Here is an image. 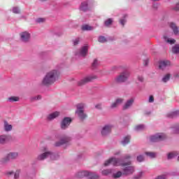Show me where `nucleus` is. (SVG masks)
Wrapping results in <instances>:
<instances>
[{
  "instance_id": "obj_1",
  "label": "nucleus",
  "mask_w": 179,
  "mask_h": 179,
  "mask_svg": "<svg viewBox=\"0 0 179 179\" xmlns=\"http://www.w3.org/2000/svg\"><path fill=\"white\" fill-rule=\"evenodd\" d=\"M110 164H112L113 166H122V167H124L122 169L123 176H131V174L135 173V167L131 166V161L121 163V161L117 158H110L104 163V166H110Z\"/></svg>"
},
{
  "instance_id": "obj_2",
  "label": "nucleus",
  "mask_w": 179,
  "mask_h": 179,
  "mask_svg": "<svg viewBox=\"0 0 179 179\" xmlns=\"http://www.w3.org/2000/svg\"><path fill=\"white\" fill-rule=\"evenodd\" d=\"M59 78V73L57 70H51L48 71L42 80V85L44 86H50L57 82Z\"/></svg>"
},
{
  "instance_id": "obj_3",
  "label": "nucleus",
  "mask_w": 179,
  "mask_h": 179,
  "mask_svg": "<svg viewBox=\"0 0 179 179\" xmlns=\"http://www.w3.org/2000/svg\"><path fill=\"white\" fill-rule=\"evenodd\" d=\"M83 108H85V105L79 104L78 105L77 110L76 111L80 120H85V118L87 117V115L84 113Z\"/></svg>"
},
{
  "instance_id": "obj_4",
  "label": "nucleus",
  "mask_w": 179,
  "mask_h": 179,
  "mask_svg": "<svg viewBox=\"0 0 179 179\" xmlns=\"http://www.w3.org/2000/svg\"><path fill=\"white\" fill-rule=\"evenodd\" d=\"M128 78H129V72H123L119 76L117 77V78L115 79V82L117 83H122L124 82H126Z\"/></svg>"
},
{
  "instance_id": "obj_5",
  "label": "nucleus",
  "mask_w": 179,
  "mask_h": 179,
  "mask_svg": "<svg viewBox=\"0 0 179 179\" xmlns=\"http://www.w3.org/2000/svg\"><path fill=\"white\" fill-rule=\"evenodd\" d=\"M18 156L19 154L17 152H10L6 157L2 159V163H8L10 160H15V159H17Z\"/></svg>"
},
{
  "instance_id": "obj_6",
  "label": "nucleus",
  "mask_w": 179,
  "mask_h": 179,
  "mask_svg": "<svg viewBox=\"0 0 179 179\" xmlns=\"http://www.w3.org/2000/svg\"><path fill=\"white\" fill-rule=\"evenodd\" d=\"M43 153L38 155L37 157V160L41 161V160H45V159H47V157H49V156H50L51 157H52V156H54V155L52 154V152L47 150V148H45L43 150Z\"/></svg>"
},
{
  "instance_id": "obj_7",
  "label": "nucleus",
  "mask_w": 179,
  "mask_h": 179,
  "mask_svg": "<svg viewBox=\"0 0 179 179\" xmlns=\"http://www.w3.org/2000/svg\"><path fill=\"white\" fill-rule=\"evenodd\" d=\"M164 139H166V134L163 133H159L150 137L151 142H160V141H164Z\"/></svg>"
},
{
  "instance_id": "obj_8",
  "label": "nucleus",
  "mask_w": 179,
  "mask_h": 179,
  "mask_svg": "<svg viewBox=\"0 0 179 179\" xmlns=\"http://www.w3.org/2000/svg\"><path fill=\"white\" fill-rule=\"evenodd\" d=\"M96 76H87L84 78L83 79L80 80V81L78 82V85L79 86H83L86 85L87 83H89L92 82V80H94V79H96Z\"/></svg>"
},
{
  "instance_id": "obj_9",
  "label": "nucleus",
  "mask_w": 179,
  "mask_h": 179,
  "mask_svg": "<svg viewBox=\"0 0 179 179\" xmlns=\"http://www.w3.org/2000/svg\"><path fill=\"white\" fill-rule=\"evenodd\" d=\"M72 122V119L71 117H64L61 122V128L62 129H66L71 123Z\"/></svg>"
},
{
  "instance_id": "obj_10",
  "label": "nucleus",
  "mask_w": 179,
  "mask_h": 179,
  "mask_svg": "<svg viewBox=\"0 0 179 179\" xmlns=\"http://www.w3.org/2000/svg\"><path fill=\"white\" fill-rule=\"evenodd\" d=\"M69 142H71V137H64L59 141L56 142L55 146H62V145L69 143Z\"/></svg>"
},
{
  "instance_id": "obj_11",
  "label": "nucleus",
  "mask_w": 179,
  "mask_h": 179,
  "mask_svg": "<svg viewBox=\"0 0 179 179\" xmlns=\"http://www.w3.org/2000/svg\"><path fill=\"white\" fill-rule=\"evenodd\" d=\"M111 129H113V126L106 125L102 129L101 134L103 135V136H106V135H108V134L111 133Z\"/></svg>"
},
{
  "instance_id": "obj_12",
  "label": "nucleus",
  "mask_w": 179,
  "mask_h": 179,
  "mask_svg": "<svg viewBox=\"0 0 179 179\" xmlns=\"http://www.w3.org/2000/svg\"><path fill=\"white\" fill-rule=\"evenodd\" d=\"M169 66H171V62L169 60H163L159 62V69H165Z\"/></svg>"
},
{
  "instance_id": "obj_13",
  "label": "nucleus",
  "mask_w": 179,
  "mask_h": 179,
  "mask_svg": "<svg viewBox=\"0 0 179 179\" xmlns=\"http://www.w3.org/2000/svg\"><path fill=\"white\" fill-rule=\"evenodd\" d=\"M89 48L87 45L83 46L78 53H76V55H80V57H86Z\"/></svg>"
},
{
  "instance_id": "obj_14",
  "label": "nucleus",
  "mask_w": 179,
  "mask_h": 179,
  "mask_svg": "<svg viewBox=\"0 0 179 179\" xmlns=\"http://www.w3.org/2000/svg\"><path fill=\"white\" fill-rule=\"evenodd\" d=\"M12 138L10 136L1 135L0 136V144L3 145L7 142H9Z\"/></svg>"
},
{
  "instance_id": "obj_15",
  "label": "nucleus",
  "mask_w": 179,
  "mask_h": 179,
  "mask_svg": "<svg viewBox=\"0 0 179 179\" xmlns=\"http://www.w3.org/2000/svg\"><path fill=\"white\" fill-rule=\"evenodd\" d=\"M21 40L26 43V41H29V38H30V34L29 32H22L20 34Z\"/></svg>"
},
{
  "instance_id": "obj_16",
  "label": "nucleus",
  "mask_w": 179,
  "mask_h": 179,
  "mask_svg": "<svg viewBox=\"0 0 179 179\" xmlns=\"http://www.w3.org/2000/svg\"><path fill=\"white\" fill-rule=\"evenodd\" d=\"M89 176V171H83L76 173L77 178H83V177H87Z\"/></svg>"
},
{
  "instance_id": "obj_17",
  "label": "nucleus",
  "mask_w": 179,
  "mask_h": 179,
  "mask_svg": "<svg viewBox=\"0 0 179 179\" xmlns=\"http://www.w3.org/2000/svg\"><path fill=\"white\" fill-rule=\"evenodd\" d=\"M132 104H134V99H131L128 100L123 106V110H128V108H129V107H131Z\"/></svg>"
},
{
  "instance_id": "obj_18",
  "label": "nucleus",
  "mask_w": 179,
  "mask_h": 179,
  "mask_svg": "<svg viewBox=\"0 0 179 179\" xmlns=\"http://www.w3.org/2000/svg\"><path fill=\"white\" fill-rule=\"evenodd\" d=\"M170 27L171 29H172L174 34H178L179 31H178V27H177V25L176 24H174V22H171L170 24Z\"/></svg>"
},
{
  "instance_id": "obj_19",
  "label": "nucleus",
  "mask_w": 179,
  "mask_h": 179,
  "mask_svg": "<svg viewBox=\"0 0 179 179\" xmlns=\"http://www.w3.org/2000/svg\"><path fill=\"white\" fill-rule=\"evenodd\" d=\"M4 130L6 131V132H9V131H12V124H9L8 122H4Z\"/></svg>"
},
{
  "instance_id": "obj_20",
  "label": "nucleus",
  "mask_w": 179,
  "mask_h": 179,
  "mask_svg": "<svg viewBox=\"0 0 179 179\" xmlns=\"http://www.w3.org/2000/svg\"><path fill=\"white\" fill-rule=\"evenodd\" d=\"M90 179H99L100 178V176L96 173H93L91 172H88V176Z\"/></svg>"
},
{
  "instance_id": "obj_21",
  "label": "nucleus",
  "mask_w": 179,
  "mask_h": 179,
  "mask_svg": "<svg viewBox=\"0 0 179 179\" xmlns=\"http://www.w3.org/2000/svg\"><path fill=\"white\" fill-rule=\"evenodd\" d=\"M58 115H59V112H55V113L49 115L48 118L49 120H54L55 118H57V117H58Z\"/></svg>"
},
{
  "instance_id": "obj_22",
  "label": "nucleus",
  "mask_w": 179,
  "mask_h": 179,
  "mask_svg": "<svg viewBox=\"0 0 179 179\" xmlns=\"http://www.w3.org/2000/svg\"><path fill=\"white\" fill-rule=\"evenodd\" d=\"M131 139V137L129 136H127L124 138V140L122 141V144L123 146H125V145H128L129 143V141Z\"/></svg>"
},
{
  "instance_id": "obj_23",
  "label": "nucleus",
  "mask_w": 179,
  "mask_h": 179,
  "mask_svg": "<svg viewBox=\"0 0 179 179\" xmlns=\"http://www.w3.org/2000/svg\"><path fill=\"white\" fill-rule=\"evenodd\" d=\"M172 52L173 54H178L179 52V45H176L172 48Z\"/></svg>"
},
{
  "instance_id": "obj_24",
  "label": "nucleus",
  "mask_w": 179,
  "mask_h": 179,
  "mask_svg": "<svg viewBox=\"0 0 179 179\" xmlns=\"http://www.w3.org/2000/svg\"><path fill=\"white\" fill-rule=\"evenodd\" d=\"M80 10H83V12H86L87 10V3H83L80 6Z\"/></svg>"
},
{
  "instance_id": "obj_25",
  "label": "nucleus",
  "mask_w": 179,
  "mask_h": 179,
  "mask_svg": "<svg viewBox=\"0 0 179 179\" xmlns=\"http://www.w3.org/2000/svg\"><path fill=\"white\" fill-rule=\"evenodd\" d=\"M164 38L165 40V41H166V43H169V44H175L176 43V41L174 39H169L167 38V36H164Z\"/></svg>"
},
{
  "instance_id": "obj_26",
  "label": "nucleus",
  "mask_w": 179,
  "mask_h": 179,
  "mask_svg": "<svg viewBox=\"0 0 179 179\" xmlns=\"http://www.w3.org/2000/svg\"><path fill=\"white\" fill-rule=\"evenodd\" d=\"M170 78H171V75L170 74H166L164 76V78H162V82H164V83H166V82H169V80H170Z\"/></svg>"
},
{
  "instance_id": "obj_27",
  "label": "nucleus",
  "mask_w": 179,
  "mask_h": 179,
  "mask_svg": "<svg viewBox=\"0 0 179 179\" xmlns=\"http://www.w3.org/2000/svg\"><path fill=\"white\" fill-rule=\"evenodd\" d=\"M82 30L83 31H90V30H93V28L92 27H90V25H87V24H85V25H83L82 27Z\"/></svg>"
},
{
  "instance_id": "obj_28",
  "label": "nucleus",
  "mask_w": 179,
  "mask_h": 179,
  "mask_svg": "<svg viewBox=\"0 0 179 179\" xmlns=\"http://www.w3.org/2000/svg\"><path fill=\"white\" fill-rule=\"evenodd\" d=\"M145 129V126L143 124H139L135 127L136 131H143Z\"/></svg>"
},
{
  "instance_id": "obj_29",
  "label": "nucleus",
  "mask_w": 179,
  "mask_h": 179,
  "mask_svg": "<svg viewBox=\"0 0 179 179\" xmlns=\"http://www.w3.org/2000/svg\"><path fill=\"white\" fill-rule=\"evenodd\" d=\"M111 173H113L111 169H106L102 171L103 176H108V174H111Z\"/></svg>"
},
{
  "instance_id": "obj_30",
  "label": "nucleus",
  "mask_w": 179,
  "mask_h": 179,
  "mask_svg": "<svg viewBox=\"0 0 179 179\" xmlns=\"http://www.w3.org/2000/svg\"><path fill=\"white\" fill-rule=\"evenodd\" d=\"M121 176H124V174H122V172L119 171L116 173L113 174V178H120Z\"/></svg>"
},
{
  "instance_id": "obj_31",
  "label": "nucleus",
  "mask_w": 179,
  "mask_h": 179,
  "mask_svg": "<svg viewBox=\"0 0 179 179\" xmlns=\"http://www.w3.org/2000/svg\"><path fill=\"white\" fill-rule=\"evenodd\" d=\"M8 101H19V97L17 96H10L8 99Z\"/></svg>"
},
{
  "instance_id": "obj_32",
  "label": "nucleus",
  "mask_w": 179,
  "mask_h": 179,
  "mask_svg": "<svg viewBox=\"0 0 179 179\" xmlns=\"http://www.w3.org/2000/svg\"><path fill=\"white\" fill-rule=\"evenodd\" d=\"M178 154H177V152H171L168 154V159H173V157H175V156H177Z\"/></svg>"
},
{
  "instance_id": "obj_33",
  "label": "nucleus",
  "mask_w": 179,
  "mask_h": 179,
  "mask_svg": "<svg viewBox=\"0 0 179 179\" xmlns=\"http://www.w3.org/2000/svg\"><path fill=\"white\" fill-rule=\"evenodd\" d=\"M145 155L147 156H149V157H151V159H154V157H156V153L155 152H145Z\"/></svg>"
},
{
  "instance_id": "obj_34",
  "label": "nucleus",
  "mask_w": 179,
  "mask_h": 179,
  "mask_svg": "<svg viewBox=\"0 0 179 179\" xmlns=\"http://www.w3.org/2000/svg\"><path fill=\"white\" fill-rule=\"evenodd\" d=\"M37 100H41V96L38 95L31 98V101H37Z\"/></svg>"
},
{
  "instance_id": "obj_35",
  "label": "nucleus",
  "mask_w": 179,
  "mask_h": 179,
  "mask_svg": "<svg viewBox=\"0 0 179 179\" xmlns=\"http://www.w3.org/2000/svg\"><path fill=\"white\" fill-rule=\"evenodd\" d=\"M111 23H113V19L109 18L106 21H105V26L108 27L110 26V24H111Z\"/></svg>"
},
{
  "instance_id": "obj_36",
  "label": "nucleus",
  "mask_w": 179,
  "mask_h": 179,
  "mask_svg": "<svg viewBox=\"0 0 179 179\" xmlns=\"http://www.w3.org/2000/svg\"><path fill=\"white\" fill-rule=\"evenodd\" d=\"M99 43H106L107 39L104 36H99Z\"/></svg>"
},
{
  "instance_id": "obj_37",
  "label": "nucleus",
  "mask_w": 179,
  "mask_h": 179,
  "mask_svg": "<svg viewBox=\"0 0 179 179\" xmlns=\"http://www.w3.org/2000/svg\"><path fill=\"white\" fill-rule=\"evenodd\" d=\"M13 13H20V10L17 7H13Z\"/></svg>"
},
{
  "instance_id": "obj_38",
  "label": "nucleus",
  "mask_w": 179,
  "mask_h": 179,
  "mask_svg": "<svg viewBox=\"0 0 179 179\" xmlns=\"http://www.w3.org/2000/svg\"><path fill=\"white\" fill-rule=\"evenodd\" d=\"M143 176V172H140L138 175L134 176L133 178V179H141L142 178V176Z\"/></svg>"
},
{
  "instance_id": "obj_39",
  "label": "nucleus",
  "mask_w": 179,
  "mask_h": 179,
  "mask_svg": "<svg viewBox=\"0 0 179 179\" xmlns=\"http://www.w3.org/2000/svg\"><path fill=\"white\" fill-rule=\"evenodd\" d=\"M179 114V111H175L171 114L168 115V117H174L175 115H178Z\"/></svg>"
},
{
  "instance_id": "obj_40",
  "label": "nucleus",
  "mask_w": 179,
  "mask_h": 179,
  "mask_svg": "<svg viewBox=\"0 0 179 179\" xmlns=\"http://www.w3.org/2000/svg\"><path fill=\"white\" fill-rule=\"evenodd\" d=\"M145 160V158L143 157V155H139L137 157V162H143Z\"/></svg>"
},
{
  "instance_id": "obj_41",
  "label": "nucleus",
  "mask_w": 179,
  "mask_h": 179,
  "mask_svg": "<svg viewBox=\"0 0 179 179\" xmlns=\"http://www.w3.org/2000/svg\"><path fill=\"white\" fill-rule=\"evenodd\" d=\"M36 22H37V23H43L44 22H45V19H44V18H38L36 20Z\"/></svg>"
},
{
  "instance_id": "obj_42",
  "label": "nucleus",
  "mask_w": 179,
  "mask_h": 179,
  "mask_svg": "<svg viewBox=\"0 0 179 179\" xmlns=\"http://www.w3.org/2000/svg\"><path fill=\"white\" fill-rule=\"evenodd\" d=\"M80 39L79 38H76L73 41V45H78L79 44Z\"/></svg>"
},
{
  "instance_id": "obj_43",
  "label": "nucleus",
  "mask_w": 179,
  "mask_h": 179,
  "mask_svg": "<svg viewBox=\"0 0 179 179\" xmlns=\"http://www.w3.org/2000/svg\"><path fill=\"white\" fill-rule=\"evenodd\" d=\"M123 101H124V99H122L121 98L116 99V102L119 104V106H120V104H122Z\"/></svg>"
},
{
  "instance_id": "obj_44",
  "label": "nucleus",
  "mask_w": 179,
  "mask_h": 179,
  "mask_svg": "<svg viewBox=\"0 0 179 179\" xmlns=\"http://www.w3.org/2000/svg\"><path fill=\"white\" fill-rule=\"evenodd\" d=\"M118 106H119V104L115 101V102H114L111 104L110 107H111V108H115V107H118Z\"/></svg>"
},
{
  "instance_id": "obj_45",
  "label": "nucleus",
  "mask_w": 179,
  "mask_h": 179,
  "mask_svg": "<svg viewBox=\"0 0 179 179\" xmlns=\"http://www.w3.org/2000/svg\"><path fill=\"white\" fill-rule=\"evenodd\" d=\"M97 65H99V64L97 63V59H95L92 63V66H93V68H96V66H97Z\"/></svg>"
},
{
  "instance_id": "obj_46",
  "label": "nucleus",
  "mask_w": 179,
  "mask_h": 179,
  "mask_svg": "<svg viewBox=\"0 0 179 179\" xmlns=\"http://www.w3.org/2000/svg\"><path fill=\"white\" fill-rule=\"evenodd\" d=\"M19 175H20V172H19V171H17L15 173L14 178H15V179L19 178Z\"/></svg>"
},
{
  "instance_id": "obj_47",
  "label": "nucleus",
  "mask_w": 179,
  "mask_h": 179,
  "mask_svg": "<svg viewBox=\"0 0 179 179\" xmlns=\"http://www.w3.org/2000/svg\"><path fill=\"white\" fill-rule=\"evenodd\" d=\"M155 101V98L153 97V96H150L149 98V103H153Z\"/></svg>"
},
{
  "instance_id": "obj_48",
  "label": "nucleus",
  "mask_w": 179,
  "mask_h": 179,
  "mask_svg": "<svg viewBox=\"0 0 179 179\" xmlns=\"http://www.w3.org/2000/svg\"><path fill=\"white\" fill-rule=\"evenodd\" d=\"M120 24H121L122 26H124L125 23H127V20H120Z\"/></svg>"
},
{
  "instance_id": "obj_49",
  "label": "nucleus",
  "mask_w": 179,
  "mask_h": 179,
  "mask_svg": "<svg viewBox=\"0 0 179 179\" xmlns=\"http://www.w3.org/2000/svg\"><path fill=\"white\" fill-rule=\"evenodd\" d=\"M173 10H179V2L176 3V6L173 8Z\"/></svg>"
},
{
  "instance_id": "obj_50",
  "label": "nucleus",
  "mask_w": 179,
  "mask_h": 179,
  "mask_svg": "<svg viewBox=\"0 0 179 179\" xmlns=\"http://www.w3.org/2000/svg\"><path fill=\"white\" fill-rule=\"evenodd\" d=\"M95 108H97L98 110H101V104L99 103L95 106Z\"/></svg>"
},
{
  "instance_id": "obj_51",
  "label": "nucleus",
  "mask_w": 179,
  "mask_h": 179,
  "mask_svg": "<svg viewBox=\"0 0 179 179\" xmlns=\"http://www.w3.org/2000/svg\"><path fill=\"white\" fill-rule=\"evenodd\" d=\"M138 80L139 82H143V76H138Z\"/></svg>"
},
{
  "instance_id": "obj_52",
  "label": "nucleus",
  "mask_w": 179,
  "mask_h": 179,
  "mask_svg": "<svg viewBox=\"0 0 179 179\" xmlns=\"http://www.w3.org/2000/svg\"><path fill=\"white\" fill-rule=\"evenodd\" d=\"M148 64H149V60L148 59L144 60V64L148 65Z\"/></svg>"
},
{
  "instance_id": "obj_53",
  "label": "nucleus",
  "mask_w": 179,
  "mask_h": 179,
  "mask_svg": "<svg viewBox=\"0 0 179 179\" xmlns=\"http://www.w3.org/2000/svg\"><path fill=\"white\" fill-rule=\"evenodd\" d=\"M131 158V155H126L124 159H130Z\"/></svg>"
},
{
  "instance_id": "obj_54",
  "label": "nucleus",
  "mask_w": 179,
  "mask_h": 179,
  "mask_svg": "<svg viewBox=\"0 0 179 179\" xmlns=\"http://www.w3.org/2000/svg\"><path fill=\"white\" fill-rule=\"evenodd\" d=\"M8 174H9V176H11V174H13V172H8Z\"/></svg>"
},
{
  "instance_id": "obj_55",
  "label": "nucleus",
  "mask_w": 179,
  "mask_h": 179,
  "mask_svg": "<svg viewBox=\"0 0 179 179\" xmlns=\"http://www.w3.org/2000/svg\"><path fill=\"white\" fill-rule=\"evenodd\" d=\"M153 7L154 8H157V5H154Z\"/></svg>"
},
{
  "instance_id": "obj_56",
  "label": "nucleus",
  "mask_w": 179,
  "mask_h": 179,
  "mask_svg": "<svg viewBox=\"0 0 179 179\" xmlns=\"http://www.w3.org/2000/svg\"><path fill=\"white\" fill-rule=\"evenodd\" d=\"M178 160L179 161V156H178Z\"/></svg>"
},
{
  "instance_id": "obj_57",
  "label": "nucleus",
  "mask_w": 179,
  "mask_h": 179,
  "mask_svg": "<svg viewBox=\"0 0 179 179\" xmlns=\"http://www.w3.org/2000/svg\"><path fill=\"white\" fill-rule=\"evenodd\" d=\"M153 1H159V0H153Z\"/></svg>"
}]
</instances>
